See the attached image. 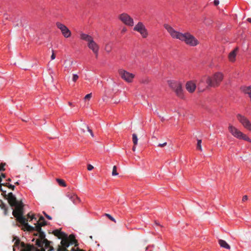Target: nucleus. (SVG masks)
Segmentation results:
<instances>
[{"label":"nucleus","mask_w":251,"mask_h":251,"mask_svg":"<svg viewBox=\"0 0 251 251\" xmlns=\"http://www.w3.org/2000/svg\"><path fill=\"white\" fill-rule=\"evenodd\" d=\"M45 251V250L43 249H42V251Z\"/></svg>","instance_id":"obj_45"},{"label":"nucleus","mask_w":251,"mask_h":251,"mask_svg":"<svg viewBox=\"0 0 251 251\" xmlns=\"http://www.w3.org/2000/svg\"><path fill=\"white\" fill-rule=\"evenodd\" d=\"M5 163H1L0 164V171H4Z\"/></svg>","instance_id":"obj_31"},{"label":"nucleus","mask_w":251,"mask_h":251,"mask_svg":"<svg viewBox=\"0 0 251 251\" xmlns=\"http://www.w3.org/2000/svg\"><path fill=\"white\" fill-rule=\"evenodd\" d=\"M201 143H202L201 140V139L197 140V149L200 151H202Z\"/></svg>","instance_id":"obj_23"},{"label":"nucleus","mask_w":251,"mask_h":251,"mask_svg":"<svg viewBox=\"0 0 251 251\" xmlns=\"http://www.w3.org/2000/svg\"><path fill=\"white\" fill-rule=\"evenodd\" d=\"M56 180H57L58 183L60 186H63V187H66V184L65 181L63 179H57Z\"/></svg>","instance_id":"obj_25"},{"label":"nucleus","mask_w":251,"mask_h":251,"mask_svg":"<svg viewBox=\"0 0 251 251\" xmlns=\"http://www.w3.org/2000/svg\"><path fill=\"white\" fill-rule=\"evenodd\" d=\"M15 242L13 245V251H15L16 248L20 249V251H36V249L33 246L24 242H21L20 240L15 237Z\"/></svg>","instance_id":"obj_8"},{"label":"nucleus","mask_w":251,"mask_h":251,"mask_svg":"<svg viewBox=\"0 0 251 251\" xmlns=\"http://www.w3.org/2000/svg\"><path fill=\"white\" fill-rule=\"evenodd\" d=\"M174 91L178 97L181 99H184L185 98V95L182 88V85L179 86L178 88H176Z\"/></svg>","instance_id":"obj_18"},{"label":"nucleus","mask_w":251,"mask_h":251,"mask_svg":"<svg viewBox=\"0 0 251 251\" xmlns=\"http://www.w3.org/2000/svg\"><path fill=\"white\" fill-rule=\"evenodd\" d=\"M164 27L174 39H179L184 42L186 44L192 47L196 46L199 43V41L189 32L184 33L179 32L175 30L168 24H165Z\"/></svg>","instance_id":"obj_2"},{"label":"nucleus","mask_w":251,"mask_h":251,"mask_svg":"<svg viewBox=\"0 0 251 251\" xmlns=\"http://www.w3.org/2000/svg\"><path fill=\"white\" fill-rule=\"evenodd\" d=\"M55 57H56L54 53L53 52V51H52V53L51 55V60L54 59L55 58Z\"/></svg>","instance_id":"obj_35"},{"label":"nucleus","mask_w":251,"mask_h":251,"mask_svg":"<svg viewBox=\"0 0 251 251\" xmlns=\"http://www.w3.org/2000/svg\"><path fill=\"white\" fill-rule=\"evenodd\" d=\"M248 21H249V22H251V18H248L247 19Z\"/></svg>","instance_id":"obj_43"},{"label":"nucleus","mask_w":251,"mask_h":251,"mask_svg":"<svg viewBox=\"0 0 251 251\" xmlns=\"http://www.w3.org/2000/svg\"><path fill=\"white\" fill-rule=\"evenodd\" d=\"M91 97H92V93H90V94H87L85 96L84 99L85 100H89L91 99Z\"/></svg>","instance_id":"obj_30"},{"label":"nucleus","mask_w":251,"mask_h":251,"mask_svg":"<svg viewBox=\"0 0 251 251\" xmlns=\"http://www.w3.org/2000/svg\"><path fill=\"white\" fill-rule=\"evenodd\" d=\"M214 4L216 6L218 5L219 4V0H214Z\"/></svg>","instance_id":"obj_37"},{"label":"nucleus","mask_w":251,"mask_h":251,"mask_svg":"<svg viewBox=\"0 0 251 251\" xmlns=\"http://www.w3.org/2000/svg\"><path fill=\"white\" fill-rule=\"evenodd\" d=\"M94 169V167L91 165V164H89L88 166H87V169L89 171H91L93 169Z\"/></svg>","instance_id":"obj_32"},{"label":"nucleus","mask_w":251,"mask_h":251,"mask_svg":"<svg viewBox=\"0 0 251 251\" xmlns=\"http://www.w3.org/2000/svg\"><path fill=\"white\" fill-rule=\"evenodd\" d=\"M1 176L3 178H4L5 177V174H1Z\"/></svg>","instance_id":"obj_42"},{"label":"nucleus","mask_w":251,"mask_h":251,"mask_svg":"<svg viewBox=\"0 0 251 251\" xmlns=\"http://www.w3.org/2000/svg\"><path fill=\"white\" fill-rule=\"evenodd\" d=\"M151 247H153V246H148V247H146V250L148 251Z\"/></svg>","instance_id":"obj_41"},{"label":"nucleus","mask_w":251,"mask_h":251,"mask_svg":"<svg viewBox=\"0 0 251 251\" xmlns=\"http://www.w3.org/2000/svg\"><path fill=\"white\" fill-rule=\"evenodd\" d=\"M46 217H47L49 220H51V218L50 216H49V215H46Z\"/></svg>","instance_id":"obj_39"},{"label":"nucleus","mask_w":251,"mask_h":251,"mask_svg":"<svg viewBox=\"0 0 251 251\" xmlns=\"http://www.w3.org/2000/svg\"><path fill=\"white\" fill-rule=\"evenodd\" d=\"M228 130L231 134L235 138L239 140H244L249 143H251V139L250 138L230 124L228 125Z\"/></svg>","instance_id":"obj_6"},{"label":"nucleus","mask_w":251,"mask_h":251,"mask_svg":"<svg viewBox=\"0 0 251 251\" xmlns=\"http://www.w3.org/2000/svg\"><path fill=\"white\" fill-rule=\"evenodd\" d=\"M8 187L9 188H10L13 190L14 189V188H15V186L12 184H8Z\"/></svg>","instance_id":"obj_36"},{"label":"nucleus","mask_w":251,"mask_h":251,"mask_svg":"<svg viewBox=\"0 0 251 251\" xmlns=\"http://www.w3.org/2000/svg\"><path fill=\"white\" fill-rule=\"evenodd\" d=\"M33 232L34 235L35 236H38V238L36 239V244L39 247L42 248H43L44 241H45L47 239L45 238V233L41 231V230L39 231H34Z\"/></svg>","instance_id":"obj_14"},{"label":"nucleus","mask_w":251,"mask_h":251,"mask_svg":"<svg viewBox=\"0 0 251 251\" xmlns=\"http://www.w3.org/2000/svg\"><path fill=\"white\" fill-rule=\"evenodd\" d=\"M248 200V197L247 196L245 195V196H244L243 197V198H242V201L243 202H245L246 201H247Z\"/></svg>","instance_id":"obj_34"},{"label":"nucleus","mask_w":251,"mask_h":251,"mask_svg":"<svg viewBox=\"0 0 251 251\" xmlns=\"http://www.w3.org/2000/svg\"><path fill=\"white\" fill-rule=\"evenodd\" d=\"M8 201L11 206L14 207L12 214L16 218L17 221L20 224L24 225V228L27 230L32 228L28 223H27L26 218L23 216V207L24 204L21 201H18L15 196L12 193H9L8 194Z\"/></svg>","instance_id":"obj_1"},{"label":"nucleus","mask_w":251,"mask_h":251,"mask_svg":"<svg viewBox=\"0 0 251 251\" xmlns=\"http://www.w3.org/2000/svg\"><path fill=\"white\" fill-rule=\"evenodd\" d=\"M78 78V76L76 75V74H74L73 75V81L74 82H75Z\"/></svg>","instance_id":"obj_29"},{"label":"nucleus","mask_w":251,"mask_h":251,"mask_svg":"<svg viewBox=\"0 0 251 251\" xmlns=\"http://www.w3.org/2000/svg\"><path fill=\"white\" fill-rule=\"evenodd\" d=\"M228 130L231 134L235 138L239 140H244L249 143H251V139L250 138L230 124L228 125Z\"/></svg>","instance_id":"obj_7"},{"label":"nucleus","mask_w":251,"mask_h":251,"mask_svg":"<svg viewBox=\"0 0 251 251\" xmlns=\"http://www.w3.org/2000/svg\"><path fill=\"white\" fill-rule=\"evenodd\" d=\"M168 84L170 87H171L174 90L178 88V87L181 85L180 82L174 80L169 81Z\"/></svg>","instance_id":"obj_19"},{"label":"nucleus","mask_w":251,"mask_h":251,"mask_svg":"<svg viewBox=\"0 0 251 251\" xmlns=\"http://www.w3.org/2000/svg\"><path fill=\"white\" fill-rule=\"evenodd\" d=\"M126 31H127V28L126 27H123L122 28V30H121V32L122 33H125V32H126Z\"/></svg>","instance_id":"obj_38"},{"label":"nucleus","mask_w":251,"mask_h":251,"mask_svg":"<svg viewBox=\"0 0 251 251\" xmlns=\"http://www.w3.org/2000/svg\"><path fill=\"white\" fill-rule=\"evenodd\" d=\"M27 218L26 219V223H27V221L29 222L31 221H34L36 223L34 224L35 226H32L29 225L30 227H32L30 230L26 229L24 228V225L23 224H21L22 225V229L24 231H27L29 232H32L34 231H40L41 230V227L45 226L46 225V222L44 219V218L42 216L39 217L38 215H36L32 213H29L27 215Z\"/></svg>","instance_id":"obj_4"},{"label":"nucleus","mask_w":251,"mask_h":251,"mask_svg":"<svg viewBox=\"0 0 251 251\" xmlns=\"http://www.w3.org/2000/svg\"><path fill=\"white\" fill-rule=\"evenodd\" d=\"M43 247L48 250V251H51L53 250V248L50 245V242L47 240L44 241Z\"/></svg>","instance_id":"obj_22"},{"label":"nucleus","mask_w":251,"mask_h":251,"mask_svg":"<svg viewBox=\"0 0 251 251\" xmlns=\"http://www.w3.org/2000/svg\"><path fill=\"white\" fill-rule=\"evenodd\" d=\"M167 145V143L165 142L163 144H158V146L161 148L165 147Z\"/></svg>","instance_id":"obj_33"},{"label":"nucleus","mask_w":251,"mask_h":251,"mask_svg":"<svg viewBox=\"0 0 251 251\" xmlns=\"http://www.w3.org/2000/svg\"><path fill=\"white\" fill-rule=\"evenodd\" d=\"M81 130L82 131V132H85V130L83 129V128H81Z\"/></svg>","instance_id":"obj_44"},{"label":"nucleus","mask_w":251,"mask_h":251,"mask_svg":"<svg viewBox=\"0 0 251 251\" xmlns=\"http://www.w3.org/2000/svg\"><path fill=\"white\" fill-rule=\"evenodd\" d=\"M119 19L125 25L128 26H133L134 25V21L133 18L128 14L123 13L119 15Z\"/></svg>","instance_id":"obj_10"},{"label":"nucleus","mask_w":251,"mask_h":251,"mask_svg":"<svg viewBox=\"0 0 251 251\" xmlns=\"http://www.w3.org/2000/svg\"><path fill=\"white\" fill-rule=\"evenodd\" d=\"M80 38L81 39L87 42L88 47L93 51L95 55V57L97 58L98 57L100 46L94 40L93 38L91 36L85 33H81Z\"/></svg>","instance_id":"obj_5"},{"label":"nucleus","mask_w":251,"mask_h":251,"mask_svg":"<svg viewBox=\"0 0 251 251\" xmlns=\"http://www.w3.org/2000/svg\"><path fill=\"white\" fill-rule=\"evenodd\" d=\"M237 119L245 129L251 131V122L246 117L239 114Z\"/></svg>","instance_id":"obj_11"},{"label":"nucleus","mask_w":251,"mask_h":251,"mask_svg":"<svg viewBox=\"0 0 251 251\" xmlns=\"http://www.w3.org/2000/svg\"><path fill=\"white\" fill-rule=\"evenodd\" d=\"M119 74L122 79L128 83H130L133 81V79L135 77V75L124 69H120L118 71Z\"/></svg>","instance_id":"obj_12"},{"label":"nucleus","mask_w":251,"mask_h":251,"mask_svg":"<svg viewBox=\"0 0 251 251\" xmlns=\"http://www.w3.org/2000/svg\"><path fill=\"white\" fill-rule=\"evenodd\" d=\"M83 127H85V128H86L88 129V131L90 132V134H91L92 137H93L94 136L92 130L91 129H90L87 126H86V125L84 124L83 125Z\"/></svg>","instance_id":"obj_27"},{"label":"nucleus","mask_w":251,"mask_h":251,"mask_svg":"<svg viewBox=\"0 0 251 251\" xmlns=\"http://www.w3.org/2000/svg\"><path fill=\"white\" fill-rule=\"evenodd\" d=\"M219 244L220 245V246L222 248L226 249H230V246L224 240L220 239L219 240Z\"/></svg>","instance_id":"obj_21"},{"label":"nucleus","mask_w":251,"mask_h":251,"mask_svg":"<svg viewBox=\"0 0 251 251\" xmlns=\"http://www.w3.org/2000/svg\"><path fill=\"white\" fill-rule=\"evenodd\" d=\"M186 89L189 93H193L196 88V83L195 80H190L186 83Z\"/></svg>","instance_id":"obj_15"},{"label":"nucleus","mask_w":251,"mask_h":251,"mask_svg":"<svg viewBox=\"0 0 251 251\" xmlns=\"http://www.w3.org/2000/svg\"><path fill=\"white\" fill-rule=\"evenodd\" d=\"M105 216H106L111 221L114 222V223H116L115 219L113 217H112L110 214H105Z\"/></svg>","instance_id":"obj_28"},{"label":"nucleus","mask_w":251,"mask_h":251,"mask_svg":"<svg viewBox=\"0 0 251 251\" xmlns=\"http://www.w3.org/2000/svg\"><path fill=\"white\" fill-rule=\"evenodd\" d=\"M135 150H136V146H135L134 145L133 147H132V151H135Z\"/></svg>","instance_id":"obj_40"},{"label":"nucleus","mask_w":251,"mask_h":251,"mask_svg":"<svg viewBox=\"0 0 251 251\" xmlns=\"http://www.w3.org/2000/svg\"><path fill=\"white\" fill-rule=\"evenodd\" d=\"M56 25L65 38H68L71 37L72 34L71 31L65 25L60 22H57Z\"/></svg>","instance_id":"obj_13"},{"label":"nucleus","mask_w":251,"mask_h":251,"mask_svg":"<svg viewBox=\"0 0 251 251\" xmlns=\"http://www.w3.org/2000/svg\"><path fill=\"white\" fill-rule=\"evenodd\" d=\"M241 91L248 95L251 101V86H243L241 87Z\"/></svg>","instance_id":"obj_17"},{"label":"nucleus","mask_w":251,"mask_h":251,"mask_svg":"<svg viewBox=\"0 0 251 251\" xmlns=\"http://www.w3.org/2000/svg\"><path fill=\"white\" fill-rule=\"evenodd\" d=\"M112 175L114 176H117L118 175V173L117 172V167L116 166H114L113 167Z\"/></svg>","instance_id":"obj_26"},{"label":"nucleus","mask_w":251,"mask_h":251,"mask_svg":"<svg viewBox=\"0 0 251 251\" xmlns=\"http://www.w3.org/2000/svg\"><path fill=\"white\" fill-rule=\"evenodd\" d=\"M237 49L234 50L228 55V59L230 61L234 62L235 60Z\"/></svg>","instance_id":"obj_20"},{"label":"nucleus","mask_w":251,"mask_h":251,"mask_svg":"<svg viewBox=\"0 0 251 251\" xmlns=\"http://www.w3.org/2000/svg\"><path fill=\"white\" fill-rule=\"evenodd\" d=\"M132 141L133 143V144L135 146H136L138 144V138L136 134L133 133L132 134Z\"/></svg>","instance_id":"obj_24"},{"label":"nucleus","mask_w":251,"mask_h":251,"mask_svg":"<svg viewBox=\"0 0 251 251\" xmlns=\"http://www.w3.org/2000/svg\"><path fill=\"white\" fill-rule=\"evenodd\" d=\"M67 196L74 204H76L80 202V199L74 193L68 192Z\"/></svg>","instance_id":"obj_16"},{"label":"nucleus","mask_w":251,"mask_h":251,"mask_svg":"<svg viewBox=\"0 0 251 251\" xmlns=\"http://www.w3.org/2000/svg\"><path fill=\"white\" fill-rule=\"evenodd\" d=\"M223 78L224 75L221 72H216L211 76H204L201 79L199 83L198 84V88L201 91L204 90V88L202 87L204 81H206L207 86L209 87H217L220 84Z\"/></svg>","instance_id":"obj_3"},{"label":"nucleus","mask_w":251,"mask_h":251,"mask_svg":"<svg viewBox=\"0 0 251 251\" xmlns=\"http://www.w3.org/2000/svg\"><path fill=\"white\" fill-rule=\"evenodd\" d=\"M133 30L141 35L143 38H146L148 36V30L142 22H138L134 27Z\"/></svg>","instance_id":"obj_9"}]
</instances>
